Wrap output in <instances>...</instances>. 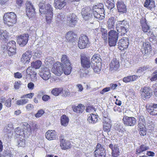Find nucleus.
I'll use <instances>...</instances> for the list:
<instances>
[{
  "mask_svg": "<svg viewBox=\"0 0 157 157\" xmlns=\"http://www.w3.org/2000/svg\"><path fill=\"white\" fill-rule=\"evenodd\" d=\"M6 51H7L8 55L10 56H11L16 53V47H13L12 48H7V50Z\"/></svg>",
  "mask_w": 157,
  "mask_h": 157,
  "instance_id": "nucleus-47",
  "label": "nucleus"
},
{
  "mask_svg": "<svg viewBox=\"0 0 157 157\" xmlns=\"http://www.w3.org/2000/svg\"><path fill=\"white\" fill-rule=\"evenodd\" d=\"M52 72L58 76H60L63 73V70L60 62H57L53 66Z\"/></svg>",
  "mask_w": 157,
  "mask_h": 157,
  "instance_id": "nucleus-9",
  "label": "nucleus"
},
{
  "mask_svg": "<svg viewBox=\"0 0 157 157\" xmlns=\"http://www.w3.org/2000/svg\"><path fill=\"white\" fill-rule=\"evenodd\" d=\"M117 31L119 33H120L121 35H124L128 30V29H126L122 27L116 26Z\"/></svg>",
  "mask_w": 157,
  "mask_h": 157,
  "instance_id": "nucleus-41",
  "label": "nucleus"
},
{
  "mask_svg": "<svg viewBox=\"0 0 157 157\" xmlns=\"http://www.w3.org/2000/svg\"><path fill=\"white\" fill-rule=\"evenodd\" d=\"M109 146L112 151V156L113 157H117L120 153L118 146L116 144L113 145L112 144H110Z\"/></svg>",
  "mask_w": 157,
  "mask_h": 157,
  "instance_id": "nucleus-17",
  "label": "nucleus"
},
{
  "mask_svg": "<svg viewBox=\"0 0 157 157\" xmlns=\"http://www.w3.org/2000/svg\"><path fill=\"white\" fill-rule=\"evenodd\" d=\"M15 132L17 135H22V132L20 130V128L18 127L16 128L15 129Z\"/></svg>",
  "mask_w": 157,
  "mask_h": 157,
  "instance_id": "nucleus-64",
  "label": "nucleus"
},
{
  "mask_svg": "<svg viewBox=\"0 0 157 157\" xmlns=\"http://www.w3.org/2000/svg\"><path fill=\"white\" fill-rule=\"evenodd\" d=\"M28 101L27 99H20L17 101L16 104L18 105H23L27 103Z\"/></svg>",
  "mask_w": 157,
  "mask_h": 157,
  "instance_id": "nucleus-51",
  "label": "nucleus"
},
{
  "mask_svg": "<svg viewBox=\"0 0 157 157\" xmlns=\"http://www.w3.org/2000/svg\"><path fill=\"white\" fill-rule=\"evenodd\" d=\"M109 70L114 72L116 71L120 66L119 62L116 58L113 59L109 65Z\"/></svg>",
  "mask_w": 157,
  "mask_h": 157,
  "instance_id": "nucleus-16",
  "label": "nucleus"
},
{
  "mask_svg": "<svg viewBox=\"0 0 157 157\" xmlns=\"http://www.w3.org/2000/svg\"><path fill=\"white\" fill-rule=\"evenodd\" d=\"M61 61L63 66L67 64L71 65V63L69 62V60L67 59V57L66 55H63L62 56Z\"/></svg>",
  "mask_w": 157,
  "mask_h": 157,
  "instance_id": "nucleus-42",
  "label": "nucleus"
},
{
  "mask_svg": "<svg viewBox=\"0 0 157 157\" xmlns=\"http://www.w3.org/2000/svg\"><path fill=\"white\" fill-rule=\"evenodd\" d=\"M52 9L51 5L49 3H47L46 4L44 10H40V13L45 14L46 21L48 24H50L52 19L53 16Z\"/></svg>",
  "mask_w": 157,
  "mask_h": 157,
  "instance_id": "nucleus-2",
  "label": "nucleus"
},
{
  "mask_svg": "<svg viewBox=\"0 0 157 157\" xmlns=\"http://www.w3.org/2000/svg\"><path fill=\"white\" fill-rule=\"evenodd\" d=\"M89 41L87 36L83 35L80 36L78 42V46L80 49L86 48L88 44Z\"/></svg>",
  "mask_w": 157,
  "mask_h": 157,
  "instance_id": "nucleus-5",
  "label": "nucleus"
},
{
  "mask_svg": "<svg viewBox=\"0 0 157 157\" xmlns=\"http://www.w3.org/2000/svg\"><path fill=\"white\" fill-rule=\"evenodd\" d=\"M96 149L94 152L96 157H104L105 156L106 154L105 149L101 144H98Z\"/></svg>",
  "mask_w": 157,
  "mask_h": 157,
  "instance_id": "nucleus-8",
  "label": "nucleus"
},
{
  "mask_svg": "<svg viewBox=\"0 0 157 157\" xmlns=\"http://www.w3.org/2000/svg\"><path fill=\"white\" fill-rule=\"evenodd\" d=\"M77 16L74 14L69 15L67 17V22L69 25L71 27H73L77 23Z\"/></svg>",
  "mask_w": 157,
  "mask_h": 157,
  "instance_id": "nucleus-20",
  "label": "nucleus"
},
{
  "mask_svg": "<svg viewBox=\"0 0 157 157\" xmlns=\"http://www.w3.org/2000/svg\"><path fill=\"white\" fill-rule=\"evenodd\" d=\"M5 24L8 25H12L16 22V15L13 12L8 13L5 14L3 17Z\"/></svg>",
  "mask_w": 157,
  "mask_h": 157,
  "instance_id": "nucleus-3",
  "label": "nucleus"
},
{
  "mask_svg": "<svg viewBox=\"0 0 157 157\" xmlns=\"http://www.w3.org/2000/svg\"><path fill=\"white\" fill-rule=\"evenodd\" d=\"M56 136V132L55 130H48L45 134L46 138L49 140L54 139Z\"/></svg>",
  "mask_w": 157,
  "mask_h": 157,
  "instance_id": "nucleus-25",
  "label": "nucleus"
},
{
  "mask_svg": "<svg viewBox=\"0 0 157 157\" xmlns=\"http://www.w3.org/2000/svg\"><path fill=\"white\" fill-rule=\"evenodd\" d=\"M103 123H111V121L109 118V117L107 116V117L105 116H104L103 118Z\"/></svg>",
  "mask_w": 157,
  "mask_h": 157,
  "instance_id": "nucleus-57",
  "label": "nucleus"
},
{
  "mask_svg": "<svg viewBox=\"0 0 157 157\" xmlns=\"http://www.w3.org/2000/svg\"><path fill=\"white\" fill-rule=\"evenodd\" d=\"M152 94L151 90L150 87H146L143 88L141 96L144 100H145L147 98H150Z\"/></svg>",
  "mask_w": 157,
  "mask_h": 157,
  "instance_id": "nucleus-18",
  "label": "nucleus"
},
{
  "mask_svg": "<svg viewBox=\"0 0 157 157\" xmlns=\"http://www.w3.org/2000/svg\"><path fill=\"white\" fill-rule=\"evenodd\" d=\"M138 127H145V120L143 116H138Z\"/></svg>",
  "mask_w": 157,
  "mask_h": 157,
  "instance_id": "nucleus-37",
  "label": "nucleus"
},
{
  "mask_svg": "<svg viewBox=\"0 0 157 157\" xmlns=\"http://www.w3.org/2000/svg\"><path fill=\"white\" fill-rule=\"evenodd\" d=\"M123 121L125 125L126 126H132L136 123V120L133 117H128L124 116L123 119Z\"/></svg>",
  "mask_w": 157,
  "mask_h": 157,
  "instance_id": "nucleus-10",
  "label": "nucleus"
},
{
  "mask_svg": "<svg viewBox=\"0 0 157 157\" xmlns=\"http://www.w3.org/2000/svg\"><path fill=\"white\" fill-rule=\"evenodd\" d=\"M118 11L121 13H126L127 12L126 6L122 1H118L116 4Z\"/></svg>",
  "mask_w": 157,
  "mask_h": 157,
  "instance_id": "nucleus-19",
  "label": "nucleus"
},
{
  "mask_svg": "<svg viewBox=\"0 0 157 157\" xmlns=\"http://www.w3.org/2000/svg\"><path fill=\"white\" fill-rule=\"evenodd\" d=\"M100 64H98L97 63H92V64H91V67L95 72H98L100 71V69L98 66Z\"/></svg>",
  "mask_w": 157,
  "mask_h": 157,
  "instance_id": "nucleus-44",
  "label": "nucleus"
},
{
  "mask_svg": "<svg viewBox=\"0 0 157 157\" xmlns=\"http://www.w3.org/2000/svg\"><path fill=\"white\" fill-rule=\"evenodd\" d=\"M60 146L62 149L65 150L70 148L71 147V144L69 141H65L62 139L60 140Z\"/></svg>",
  "mask_w": 157,
  "mask_h": 157,
  "instance_id": "nucleus-26",
  "label": "nucleus"
},
{
  "mask_svg": "<svg viewBox=\"0 0 157 157\" xmlns=\"http://www.w3.org/2000/svg\"><path fill=\"white\" fill-rule=\"evenodd\" d=\"M118 34L113 29H111L109 32V44L110 46L116 45L118 39Z\"/></svg>",
  "mask_w": 157,
  "mask_h": 157,
  "instance_id": "nucleus-4",
  "label": "nucleus"
},
{
  "mask_svg": "<svg viewBox=\"0 0 157 157\" xmlns=\"http://www.w3.org/2000/svg\"><path fill=\"white\" fill-rule=\"evenodd\" d=\"M103 7V5L100 3L93 6L92 10L89 7L83 9L82 14L83 18L85 20L90 19L93 13L95 18L99 20L103 19L105 17V11Z\"/></svg>",
  "mask_w": 157,
  "mask_h": 157,
  "instance_id": "nucleus-1",
  "label": "nucleus"
},
{
  "mask_svg": "<svg viewBox=\"0 0 157 157\" xmlns=\"http://www.w3.org/2000/svg\"><path fill=\"white\" fill-rule=\"evenodd\" d=\"M26 15L29 17L31 18L35 15V10L33 5L30 2L26 3Z\"/></svg>",
  "mask_w": 157,
  "mask_h": 157,
  "instance_id": "nucleus-12",
  "label": "nucleus"
},
{
  "mask_svg": "<svg viewBox=\"0 0 157 157\" xmlns=\"http://www.w3.org/2000/svg\"><path fill=\"white\" fill-rule=\"evenodd\" d=\"M42 62L40 60H37L31 63V66L36 69L39 68L41 66Z\"/></svg>",
  "mask_w": 157,
  "mask_h": 157,
  "instance_id": "nucleus-43",
  "label": "nucleus"
},
{
  "mask_svg": "<svg viewBox=\"0 0 157 157\" xmlns=\"http://www.w3.org/2000/svg\"><path fill=\"white\" fill-rule=\"evenodd\" d=\"M55 7L58 9H61L66 4V0H54Z\"/></svg>",
  "mask_w": 157,
  "mask_h": 157,
  "instance_id": "nucleus-23",
  "label": "nucleus"
},
{
  "mask_svg": "<svg viewBox=\"0 0 157 157\" xmlns=\"http://www.w3.org/2000/svg\"><path fill=\"white\" fill-rule=\"evenodd\" d=\"M115 21L114 18L111 17L109 18L107 21V27L109 29H113L114 27Z\"/></svg>",
  "mask_w": 157,
  "mask_h": 157,
  "instance_id": "nucleus-33",
  "label": "nucleus"
},
{
  "mask_svg": "<svg viewBox=\"0 0 157 157\" xmlns=\"http://www.w3.org/2000/svg\"><path fill=\"white\" fill-rule=\"evenodd\" d=\"M3 156L4 157H13V155L10 151L6 150L3 152Z\"/></svg>",
  "mask_w": 157,
  "mask_h": 157,
  "instance_id": "nucleus-50",
  "label": "nucleus"
},
{
  "mask_svg": "<svg viewBox=\"0 0 157 157\" xmlns=\"http://www.w3.org/2000/svg\"><path fill=\"white\" fill-rule=\"evenodd\" d=\"M56 21H60L63 19V14L62 13H58L56 18Z\"/></svg>",
  "mask_w": 157,
  "mask_h": 157,
  "instance_id": "nucleus-55",
  "label": "nucleus"
},
{
  "mask_svg": "<svg viewBox=\"0 0 157 157\" xmlns=\"http://www.w3.org/2000/svg\"><path fill=\"white\" fill-rule=\"evenodd\" d=\"M69 119L66 115H63L61 118V123L62 125L66 126L69 122Z\"/></svg>",
  "mask_w": 157,
  "mask_h": 157,
  "instance_id": "nucleus-38",
  "label": "nucleus"
},
{
  "mask_svg": "<svg viewBox=\"0 0 157 157\" xmlns=\"http://www.w3.org/2000/svg\"><path fill=\"white\" fill-rule=\"evenodd\" d=\"M124 82L127 83L131 81L130 76H128L124 78L123 79Z\"/></svg>",
  "mask_w": 157,
  "mask_h": 157,
  "instance_id": "nucleus-63",
  "label": "nucleus"
},
{
  "mask_svg": "<svg viewBox=\"0 0 157 157\" xmlns=\"http://www.w3.org/2000/svg\"><path fill=\"white\" fill-rule=\"evenodd\" d=\"M42 54L41 52L36 51L34 52L33 57L34 58H38L40 57Z\"/></svg>",
  "mask_w": 157,
  "mask_h": 157,
  "instance_id": "nucleus-56",
  "label": "nucleus"
},
{
  "mask_svg": "<svg viewBox=\"0 0 157 157\" xmlns=\"http://www.w3.org/2000/svg\"><path fill=\"white\" fill-rule=\"evenodd\" d=\"M32 56L30 52H27L22 55V57L21 59V61L25 64L28 63L30 62Z\"/></svg>",
  "mask_w": 157,
  "mask_h": 157,
  "instance_id": "nucleus-21",
  "label": "nucleus"
},
{
  "mask_svg": "<svg viewBox=\"0 0 157 157\" xmlns=\"http://www.w3.org/2000/svg\"><path fill=\"white\" fill-rule=\"evenodd\" d=\"M101 37L104 40H106L107 38V30L105 29L102 28L101 29Z\"/></svg>",
  "mask_w": 157,
  "mask_h": 157,
  "instance_id": "nucleus-48",
  "label": "nucleus"
},
{
  "mask_svg": "<svg viewBox=\"0 0 157 157\" xmlns=\"http://www.w3.org/2000/svg\"><path fill=\"white\" fill-rule=\"evenodd\" d=\"M147 112L152 116L157 115V104L151 103L146 106Z\"/></svg>",
  "mask_w": 157,
  "mask_h": 157,
  "instance_id": "nucleus-13",
  "label": "nucleus"
},
{
  "mask_svg": "<svg viewBox=\"0 0 157 157\" xmlns=\"http://www.w3.org/2000/svg\"><path fill=\"white\" fill-rule=\"evenodd\" d=\"M45 1L44 0H42L39 4V10H43L44 9L45 6H46Z\"/></svg>",
  "mask_w": 157,
  "mask_h": 157,
  "instance_id": "nucleus-52",
  "label": "nucleus"
},
{
  "mask_svg": "<svg viewBox=\"0 0 157 157\" xmlns=\"http://www.w3.org/2000/svg\"><path fill=\"white\" fill-rule=\"evenodd\" d=\"M40 77L44 80H48L51 77L49 70L46 67H42L40 73Z\"/></svg>",
  "mask_w": 157,
  "mask_h": 157,
  "instance_id": "nucleus-11",
  "label": "nucleus"
},
{
  "mask_svg": "<svg viewBox=\"0 0 157 157\" xmlns=\"http://www.w3.org/2000/svg\"><path fill=\"white\" fill-rule=\"evenodd\" d=\"M44 113L43 110L40 109L39 110L36 114H35V117H39L41 116Z\"/></svg>",
  "mask_w": 157,
  "mask_h": 157,
  "instance_id": "nucleus-59",
  "label": "nucleus"
},
{
  "mask_svg": "<svg viewBox=\"0 0 157 157\" xmlns=\"http://www.w3.org/2000/svg\"><path fill=\"white\" fill-rule=\"evenodd\" d=\"M63 71L66 75L70 74L71 72V65H65L63 66Z\"/></svg>",
  "mask_w": 157,
  "mask_h": 157,
  "instance_id": "nucleus-35",
  "label": "nucleus"
},
{
  "mask_svg": "<svg viewBox=\"0 0 157 157\" xmlns=\"http://www.w3.org/2000/svg\"><path fill=\"white\" fill-rule=\"evenodd\" d=\"M144 6L151 10L155 7V2L153 0H145Z\"/></svg>",
  "mask_w": 157,
  "mask_h": 157,
  "instance_id": "nucleus-27",
  "label": "nucleus"
},
{
  "mask_svg": "<svg viewBox=\"0 0 157 157\" xmlns=\"http://www.w3.org/2000/svg\"><path fill=\"white\" fill-rule=\"evenodd\" d=\"M15 44V42L14 41L12 40L9 42L8 43H6L2 46V48L4 52H5L7 50V48L16 47Z\"/></svg>",
  "mask_w": 157,
  "mask_h": 157,
  "instance_id": "nucleus-24",
  "label": "nucleus"
},
{
  "mask_svg": "<svg viewBox=\"0 0 157 157\" xmlns=\"http://www.w3.org/2000/svg\"><path fill=\"white\" fill-rule=\"evenodd\" d=\"M73 111L78 113H82L85 109V107L81 104L78 106L73 105L72 106Z\"/></svg>",
  "mask_w": 157,
  "mask_h": 157,
  "instance_id": "nucleus-28",
  "label": "nucleus"
},
{
  "mask_svg": "<svg viewBox=\"0 0 157 157\" xmlns=\"http://www.w3.org/2000/svg\"><path fill=\"white\" fill-rule=\"evenodd\" d=\"M76 35L74 33L69 31L66 34V38L67 41L73 43L75 40Z\"/></svg>",
  "mask_w": 157,
  "mask_h": 157,
  "instance_id": "nucleus-22",
  "label": "nucleus"
},
{
  "mask_svg": "<svg viewBox=\"0 0 157 157\" xmlns=\"http://www.w3.org/2000/svg\"><path fill=\"white\" fill-rule=\"evenodd\" d=\"M143 48L141 49L143 53L146 54L151 51V47L149 43H144L143 44Z\"/></svg>",
  "mask_w": 157,
  "mask_h": 157,
  "instance_id": "nucleus-30",
  "label": "nucleus"
},
{
  "mask_svg": "<svg viewBox=\"0 0 157 157\" xmlns=\"http://www.w3.org/2000/svg\"><path fill=\"white\" fill-rule=\"evenodd\" d=\"M149 69V67L148 66H144L139 67L137 70V72L138 73H142L145 71H146Z\"/></svg>",
  "mask_w": 157,
  "mask_h": 157,
  "instance_id": "nucleus-45",
  "label": "nucleus"
},
{
  "mask_svg": "<svg viewBox=\"0 0 157 157\" xmlns=\"http://www.w3.org/2000/svg\"><path fill=\"white\" fill-rule=\"evenodd\" d=\"M106 3V6L109 10H111L115 6L114 2L113 0H112V1H109V2H107Z\"/></svg>",
  "mask_w": 157,
  "mask_h": 157,
  "instance_id": "nucleus-49",
  "label": "nucleus"
},
{
  "mask_svg": "<svg viewBox=\"0 0 157 157\" xmlns=\"http://www.w3.org/2000/svg\"><path fill=\"white\" fill-rule=\"evenodd\" d=\"M118 25H119L120 27H124L126 29H128L129 26L128 23L125 20H123L122 21H119V23L117 24V26H118Z\"/></svg>",
  "mask_w": 157,
  "mask_h": 157,
  "instance_id": "nucleus-39",
  "label": "nucleus"
},
{
  "mask_svg": "<svg viewBox=\"0 0 157 157\" xmlns=\"http://www.w3.org/2000/svg\"><path fill=\"white\" fill-rule=\"evenodd\" d=\"M11 99L10 98L7 99L5 101L4 105L7 107H10L11 105Z\"/></svg>",
  "mask_w": 157,
  "mask_h": 157,
  "instance_id": "nucleus-58",
  "label": "nucleus"
},
{
  "mask_svg": "<svg viewBox=\"0 0 157 157\" xmlns=\"http://www.w3.org/2000/svg\"><path fill=\"white\" fill-rule=\"evenodd\" d=\"M142 29L144 33H146L148 35L150 34V29L149 26L147 25L145 18H142L140 21Z\"/></svg>",
  "mask_w": 157,
  "mask_h": 157,
  "instance_id": "nucleus-15",
  "label": "nucleus"
},
{
  "mask_svg": "<svg viewBox=\"0 0 157 157\" xmlns=\"http://www.w3.org/2000/svg\"><path fill=\"white\" fill-rule=\"evenodd\" d=\"M110 90V87H106L103 89L100 92L101 94H103L106 92L109 91Z\"/></svg>",
  "mask_w": 157,
  "mask_h": 157,
  "instance_id": "nucleus-61",
  "label": "nucleus"
},
{
  "mask_svg": "<svg viewBox=\"0 0 157 157\" xmlns=\"http://www.w3.org/2000/svg\"><path fill=\"white\" fill-rule=\"evenodd\" d=\"M21 85V82H16L14 84V87L16 89H18L20 87Z\"/></svg>",
  "mask_w": 157,
  "mask_h": 157,
  "instance_id": "nucleus-62",
  "label": "nucleus"
},
{
  "mask_svg": "<svg viewBox=\"0 0 157 157\" xmlns=\"http://www.w3.org/2000/svg\"><path fill=\"white\" fill-rule=\"evenodd\" d=\"M63 89L61 88H56L53 89L52 91V93L55 96H57L62 91Z\"/></svg>",
  "mask_w": 157,
  "mask_h": 157,
  "instance_id": "nucleus-40",
  "label": "nucleus"
},
{
  "mask_svg": "<svg viewBox=\"0 0 157 157\" xmlns=\"http://www.w3.org/2000/svg\"><path fill=\"white\" fill-rule=\"evenodd\" d=\"M14 77L16 78H20L22 77V75L19 72H17L14 73Z\"/></svg>",
  "mask_w": 157,
  "mask_h": 157,
  "instance_id": "nucleus-60",
  "label": "nucleus"
},
{
  "mask_svg": "<svg viewBox=\"0 0 157 157\" xmlns=\"http://www.w3.org/2000/svg\"><path fill=\"white\" fill-rule=\"evenodd\" d=\"M149 149L148 146L146 145H142L136 149V154H140L144 151H145Z\"/></svg>",
  "mask_w": 157,
  "mask_h": 157,
  "instance_id": "nucleus-36",
  "label": "nucleus"
},
{
  "mask_svg": "<svg viewBox=\"0 0 157 157\" xmlns=\"http://www.w3.org/2000/svg\"><path fill=\"white\" fill-rule=\"evenodd\" d=\"M32 67H29L27 69L26 72L27 74L30 75H36V72L34 71V69Z\"/></svg>",
  "mask_w": 157,
  "mask_h": 157,
  "instance_id": "nucleus-46",
  "label": "nucleus"
},
{
  "mask_svg": "<svg viewBox=\"0 0 157 157\" xmlns=\"http://www.w3.org/2000/svg\"><path fill=\"white\" fill-rule=\"evenodd\" d=\"M29 35L28 34H24L19 36L17 39V42L21 47H24L27 44Z\"/></svg>",
  "mask_w": 157,
  "mask_h": 157,
  "instance_id": "nucleus-6",
  "label": "nucleus"
},
{
  "mask_svg": "<svg viewBox=\"0 0 157 157\" xmlns=\"http://www.w3.org/2000/svg\"><path fill=\"white\" fill-rule=\"evenodd\" d=\"M9 37L8 33L5 30L0 29V39L6 41Z\"/></svg>",
  "mask_w": 157,
  "mask_h": 157,
  "instance_id": "nucleus-31",
  "label": "nucleus"
},
{
  "mask_svg": "<svg viewBox=\"0 0 157 157\" xmlns=\"http://www.w3.org/2000/svg\"><path fill=\"white\" fill-rule=\"evenodd\" d=\"M139 127L140 128L139 132L140 134L143 136L145 135H146V131L145 127L143 126Z\"/></svg>",
  "mask_w": 157,
  "mask_h": 157,
  "instance_id": "nucleus-53",
  "label": "nucleus"
},
{
  "mask_svg": "<svg viewBox=\"0 0 157 157\" xmlns=\"http://www.w3.org/2000/svg\"><path fill=\"white\" fill-rule=\"evenodd\" d=\"M91 63H97V64L101 63V59L100 58V55L99 54H94L91 59Z\"/></svg>",
  "mask_w": 157,
  "mask_h": 157,
  "instance_id": "nucleus-32",
  "label": "nucleus"
},
{
  "mask_svg": "<svg viewBox=\"0 0 157 157\" xmlns=\"http://www.w3.org/2000/svg\"><path fill=\"white\" fill-rule=\"evenodd\" d=\"M129 44L128 39L124 37L119 40L118 42V48L121 50L126 49Z\"/></svg>",
  "mask_w": 157,
  "mask_h": 157,
  "instance_id": "nucleus-14",
  "label": "nucleus"
},
{
  "mask_svg": "<svg viewBox=\"0 0 157 157\" xmlns=\"http://www.w3.org/2000/svg\"><path fill=\"white\" fill-rule=\"evenodd\" d=\"M114 129L117 132V133H122L125 131L123 124L119 123L117 124L115 126Z\"/></svg>",
  "mask_w": 157,
  "mask_h": 157,
  "instance_id": "nucleus-34",
  "label": "nucleus"
},
{
  "mask_svg": "<svg viewBox=\"0 0 157 157\" xmlns=\"http://www.w3.org/2000/svg\"><path fill=\"white\" fill-rule=\"evenodd\" d=\"M80 59L82 66L86 69L90 67L91 63L90 62V58L88 56H86L84 54L81 56Z\"/></svg>",
  "mask_w": 157,
  "mask_h": 157,
  "instance_id": "nucleus-7",
  "label": "nucleus"
},
{
  "mask_svg": "<svg viewBox=\"0 0 157 157\" xmlns=\"http://www.w3.org/2000/svg\"><path fill=\"white\" fill-rule=\"evenodd\" d=\"M25 139L20 138L18 141V146L20 147H24L25 146Z\"/></svg>",
  "mask_w": 157,
  "mask_h": 157,
  "instance_id": "nucleus-54",
  "label": "nucleus"
},
{
  "mask_svg": "<svg viewBox=\"0 0 157 157\" xmlns=\"http://www.w3.org/2000/svg\"><path fill=\"white\" fill-rule=\"evenodd\" d=\"M87 121L90 123L94 124L96 123L98 120V116L93 114H90L88 116Z\"/></svg>",
  "mask_w": 157,
  "mask_h": 157,
  "instance_id": "nucleus-29",
  "label": "nucleus"
}]
</instances>
